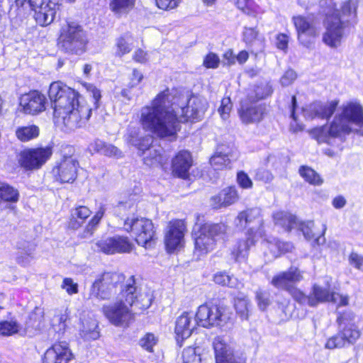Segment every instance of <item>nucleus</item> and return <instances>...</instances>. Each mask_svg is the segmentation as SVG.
I'll use <instances>...</instances> for the list:
<instances>
[{
    "mask_svg": "<svg viewBox=\"0 0 363 363\" xmlns=\"http://www.w3.org/2000/svg\"><path fill=\"white\" fill-rule=\"evenodd\" d=\"M208 108L203 96L177 94L167 89L156 96L151 106L141 109L140 123L144 130L160 138L174 137L180 123L201 120Z\"/></svg>",
    "mask_w": 363,
    "mask_h": 363,
    "instance_id": "obj_1",
    "label": "nucleus"
},
{
    "mask_svg": "<svg viewBox=\"0 0 363 363\" xmlns=\"http://www.w3.org/2000/svg\"><path fill=\"white\" fill-rule=\"evenodd\" d=\"M48 96L53 107V120L65 132L84 127L91 115V108L80 94L61 82L50 85Z\"/></svg>",
    "mask_w": 363,
    "mask_h": 363,
    "instance_id": "obj_2",
    "label": "nucleus"
},
{
    "mask_svg": "<svg viewBox=\"0 0 363 363\" xmlns=\"http://www.w3.org/2000/svg\"><path fill=\"white\" fill-rule=\"evenodd\" d=\"M115 279V287L121 288L118 301L115 304V326L125 328L134 320V313L130 308L135 304L141 310L148 308L152 302V294L146 292L138 296L135 277L130 274L118 273Z\"/></svg>",
    "mask_w": 363,
    "mask_h": 363,
    "instance_id": "obj_3",
    "label": "nucleus"
},
{
    "mask_svg": "<svg viewBox=\"0 0 363 363\" xmlns=\"http://www.w3.org/2000/svg\"><path fill=\"white\" fill-rule=\"evenodd\" d=\"M354 125L363 127V108L358 103L350 102L342 107L341 113L335 117L330 127L313 128L311 135L318 143L331 145L333 139L352 131Z\"/></svg>",
    "mask_w": 363,
    "mask_h": 363,
    "instance_id": "obj_4",
    "label": "nucleus"
},
{
    "mask_svg": "<svg viewBox=\"0 0 363 363\" xmlns=\"http://www.w3.org/2000/svg\"><path fill=\"white\" fill-rule=\"evenodd\" d=\"M194 230V255L200 258L215 248L217 240L225 233L226 226L222 223H204L196 225Z\"/></svg>",
    "mask_w": 363,
    "mask_h": 363,
    "instance_id": "obj_5",
    "label": "nucleus"
},
{
    "mask_svg": "<svg viewBox=\"0 0 363 363\" xmlns=\"http://www.w3.org/2000/svg\"><path fill=\"white\" fill-rule=\"evenodd\" d=\"M303 279V272L296 267H291L287 271L281 272L274 276L271 284L277 289L287 291L293 298L300 304L311 306V295L306 296L295 286V284Z\"/></svg>",
    "mask_w": 363,
    "mask_h": 363,
    "instance_id": "obj_6",
    "label": "nucleus"
},
{
    "mask_svg": "<svg viewBox=\"0 0 363 363\" xmlns=\"http://www.w3.org/2000/svg\"><path fill=\"white\" fill-rule=\"evenodd\" d=\"M87 43L86 32L78 23L69 21L62 27L59 44L66 52L82 54L85 51Z\"/></svg>",
    "mask_w": 363,
    "mask_h": 363,
    "instance_id": "obj_7",
    "label": "nucleus"
},
{
    "mask_svg": "<svg viewBox=\"0 0 363 363\" xmlns=\"http://www.w3.org/2000/svg\"><path fill=\"white\" fill-rule=\"evenodd\" d=\"M195 315L198 325L205 328L222 327L230 319L228 310L225 307L212 303L199 306Z\"/></svg>",
    "mask_w": 363,
    "mask_h": 363,
    "instance_id": "obj_8",
    "label": "nucleus"
},
{
    "mask_svg": "<svg viewBox=\"0 0 363 363\" xmlns=\"http://www.w3.org/2000/svg\"><path fill=\"white\" fill-rule=\"evenodd\" d=\"M123 228L131 232L137 243L145 247H147L155 236L153 223L145 218H128L123 221Z\"/></svg>",
    "mask_w": 363,
    "mask_h": 363,
    "instance_id": "obj_9",
    "label": "nucleus"
},
{
    "mask_svg": "<svg viewBox=\"0 0 363 363\" xmlns=\"http://www.w3.org/2000/svg\"><path fill=\"white\" fill-rule=\"evenodd\" d=\"M292 21L296 28L299 43L304 47L310 48L319 34V30L314 18L311 16L298 15L294 16Z\"/></svg>",
    "mask_w": 363,
    "mask_h": 363,
    "instance_id": "obj_10",
    "label": "nucleus"
},
{
    "mask_svg": "<svg viewBox=\"0 0 363 363\" xmlns=\"http://www.w3.org/2000/svg\"><path fill=\"white\" fill-rule=\"evenodd\" d=\"M52 155V149L50 146L30 148L21 153L20 164L28 170H35L41 168Z\"/></svg>",
    "mask_w": 363,
    "mask_h": 363,
    "instance_id": "obj_11",
    "label": "nucleus"
},
{
    "mask_svg": "<svg viewBox=\"0 0 363 363\" xmlns=\"http://www.w3.org/2000/svg\"><path fill=\"white\" fill-rule=\"evenodd\" d=\"M325 32L323 33V42L331 48L340 46L345 35L344 21L337 16H327L324 23Z\"/></svg>",
    "mask_w": 363,
    "mask_h": 363,
    "instance_id": "obj_12",
    "label": "nucleus"
},
{
    "mask_svg": "<svg viewBox=\"0 0 363 363\" xmlns=\"http://www.w3.org/2000/svg\"><path fill=\"white\" fill-rule=\"evenodd\" d=\"M186 226L183 220L169 222L164 236V243L168 252L172 253L183 247Z\"/></svg>",
    "mask_w": 363,
    "mask_h": 363,
    "instance_id": "obj_13",
    "label": "nucleus"
},
{
    "mask_svg": "<svg viewBox=\"0 0 363 363\" xmlns=\"http://www.w3.org/2000/svg\"><path fill=\"white\" fill-rule=\"evenodd\" d=\"M273 218L276 225L283 227L287 231L298 228L303 233L306 240H309L313 238L312 229L314 227V223L313 221L298 223L294 216L282 211L274 213Z\"/></svg>",
    "mask_w": 363,
    "mask_h": 363,
    "instance_id": "obj_14",
    "label": "nucleus"
},
{
    "mask_svg": "<svg viewBox=\"0 0 363 363\" xmlns=\"http://www.w3.org/2000/svg\"><path fill=\"white\" fill-rule=\"evenodd\" d=\"M78 162L72 157H65L57 162L52 170L53 177L61 183H72L77 178Z\"/></svg>",
    "mask_w": 363,
    "mask_h": 363,
    "instance_id": "obj_15",
    "label": "nucleus"
},
{
    "mask_svg": "<svg viewBox=\"0 0 363 363\" xmlns=\"http://www.w3.org/2000/svg\"><path fill=\"white\" fill-rule=\"evenodd\" d=\"M45 96L38 91H30L19 99V107L21 112L28 115H37L45 110Z\"/></svg>",
    "mask_w": 363,
    "mask_h": 363,
    "instance_id": "obj_16",
    "label": "nucleus"
},
{
    "mask_svg": "<svg viewBox=\"0 0 363 363\" xmlns=\"http://www.w3.org/2000/svg\"><path fill=\"white\" fill-rule=\"evenodd\" d=\"M356 319L355 314L351 311L342 313L337 319L341 335L348 344H354L361 335Z\"/></svg>",
    "mask_w": 363,
    "mask_h": 363,
    "instance_id": "obj_17",
    "label": "nucleus"
},
{
    "mask_svg": "<svg viewBox=\"0 0 363 363\" xmlns=\"http://www.w3.org/2000/svg\"><path fill=\"white\" fill-rule=\"evenodd\" d=\"M30 4L35 11V19L41 26L50 25L55 19L59 5L52 0H43L40 5L30 1Z\"/></svg>",
    "mask_w": 363,
    "mask_h": 363,
    "instance_id": "obj_18",
    "label": "nucleus"
},
{
    "mask_svg": "<svg viewBox=\"0 0 363 363\" xmlns=\"http://www.w3.org/2000/svg\"><path fill=\"white\" fill-rule=\"evenodd\" d=\"M198 322L192 313L184 312L176 320L174 333L178 344L189 338L196 328Z\"/></svg>",
    "mask_w": 363,
    "mask_h": 363,
    "instance_id": "obj_19",
    "label": "nucleus"
},
{
    "mask_svg": "<svg viewBox=\"0 0 363 363\" xmlns=\"http://www.w3.org/2000/svg\"><path fill=\"white\" fill-rule=\"evenodd\" d=\"M74 358L66 342L55 343L45 352L42 363H69Z\"/></svg>",
    "mask_w": 363,
    "mask_h": 363,
    "instance_id": "obj_20",
    "label": "nucleus"
},
{
    "mask_svg": "<svg viewBox=\"0 0 363 363\" xmlns=\"http://www.w3.org/2000/svg\"><path fill=\"white\" fill-rule=\"evenodd\" d=\"M237 219L239 220L240 225H243V222L245 226L250 225V224H255V225H257V228L253 225L249 228L250 229L254 228V236L257 238H264L266 236L264 230V222L260 208H252L243 211L239 213L237 216Z\"/></svg>",
    "mask_w": 363,
    "mask_h": 363,
    "instance_id": "obj_21",
    "label": "nucleus"
},
{
    "mask_svg": "<svg viewBox=\"0 0 363 363\" xmlns=\"http://www.w3.org/2000/svg\"><path fill=\"white\" fill-rule=\"evenodd\" d=\"M253 228L249 229L245 237L238 240L232 247L230 255L235 262H242L247 259L250 249L255 245L257 238L253 235Z\"/></svg>",
    "mask_w": 363,
    "mask_h": 363,
    "instance_id": "obj_22",
    "label": "nucleus"
},
{
    "mask_svg": "<svg viewBox=\"0 0 363 363\" xmlns=\"http://www.w3.org/2000/svg\"><path fill=\"white\" fill-rule=\"evenodd\" d=\"M193 160L191 153L187 150L179 151L172 161V173L178 177L185 179L192 166Z\"/></svg>",
    "mask_w": 363,
    "mask_h": 363,
    "instance_id": "obj_23",
    "label": "nucleus"
},
{
    "mask_svg": "<svg viewBox=\"0 0 363 363\" xmlns=\"http://www.w3.org/2000/svg\"><path fill=\"white\" fill-rule=\"evenodd\" d=\"M338 102L331 101L325 104L320 102H315L303 110L304 116L308 119L314 118H329L335 111Z\"/></svg>",
    "mask_w": 363,
    "mask_h": 363,
    "instance_id": "obj_24",
    "label": "nucleus"
},
{
    "mask_svg": "<svg viewBox=\"0 0 363 363\" xmlns=\"http://www.w3.org/2000/svg\"><path fill=\"white\" fill-rule=\"evenodd\" d=\"M239 199L238 190L234 186H229L221 190L217 195L210 199V206L215 209L226 208L235 203Z\"/></svg>",
    "mask_w": 363,
    "mask_h": 363,
    "instance_id": "obj_25",
    "label": "nucleus"
},
{
    "mask_svg": "<svg viewBox=\"0 0 363 363\" xmlns=\"http://www.w3.org/2000/svg\"><path fill=\"white\" fill-rule=\"evenodd\" d=\"M235 151L227 145H220L216 152L211 157L210 163L215 169H222L229 165L232 159L235 157Z\"/></svg>",
    "mask_w": 363,
    "mask_h": 363,
    "instance_id": "obj_26",
    "label": "nucleus"
},
{
    "mask_svg": "<svg viewBox=\"0 0 363 363\" xmlns=\"http://www.w3.org/2000/svg\"><path fill=\"white\" fill-rule=\"evenodd\" d=\"M16 249V262L23 267L28 266L35 258V245L32 242L22 240L17 242Z\"/></svg>",
    "mask_w": 363,
    "mask_h": 363,
    "instance_id": "obj_27",
    "label": "nucleus"
},
{
    "mask_svg": "<svg viewBox=\"0 0 363 363\" xmlns=\"http://www.w3.org/2000/svg\"><path fill=\"white\" fill-rule=\"evenodd\" d=\"M264 253L267 256L271 255L272 257L279 256V254L287 252L293 249V245L290 242H284L279 240H269L264 238L261 242Z\"/></svg>",
    "mask_w": 363,
    "mask_h": 363,
    "instance_id": "obj_28",
    "label": "nucleus"
},
{
    "mask_svg": "<svg viewBox=\"0 0 363 363\" xmlns=\"http://www.w3.org/2000/svg\"><path fill=\"white\" fill-rule=\"evenodd\" d=\"M238 113L243 123H259L263 118L264 108L261 106H252L250 107L242 106Z\"/></svg>",
    "mask_w": 363,
    "mask_h": 363,
    "instance_id": "obj_29",
    "label": "nucleus"
},
{
    "mask_svg": "<svg viewBox=\"0 0 363 363\" xmlns=\"http://www.w3.org/2000/svg\"><path fill=\"white\" fill-rule=\"evenodd\" d=\"M91 214V211L85 206H79L72 208L69 222V228L74 230L79 228Z\"/></svg>",
    "mask_w": 363,
    "mask_h": 363,
    "instance_id": "obj_30",
    "label": "nucleus"
},
{
    "mask_svg": "<svg viewBox=\"0 0 363 363\" xmlns=\"http://www.w3.org/2000/svg\"><path fill=\"white\" fill-rule=\"evenodd\" d=\"M108 274H104L101 279L94 281L91 288V294L101 298L106 299L111 296V281Z\"/></svg>",
    "mask_w": 363,
    "mask_h": 363,
    "instance_id": "obj_31",
    "label": "nucleus"
},
{
    "mask_svg": "<svg viewBox=\"0 0 363 363\" xmlns=\"http://www.w3.org/2000/svg\"><path fill=\"white\" fill-rule=\"evenodd\" d=\"M357 8V0H348L342 3L340 11H337L330 16H337L344 21V25H347L350 21L356 18Z\"/></svg>",
    "mask_w": 363,
    "mask_h": 363,
    "instance_id": "obj_32",
    "label": "nucleus"
},
{
    "mask_svg": "<svg viewBox=\"0 0 363 363\" xmlns=\"http://www.w3.org/2000/svg\"><path fill=\"white\" fill-rule=\"evenodd\" d=\"M70 311L67 307L56 309L51 320L52 326L57 332H63L66 328V322L69 319Z\"/></svg>",
    "mask_w": 363,
    "mask_h": 363,
    "instance_id": "obj_33",
    "label": "nucleus"
},
{
    "mask_svg": "<svg viewBox=\"0 0 363 363\" xmlns=\"http://www.w3.org/2000/svg\"><path fill=\"white\" fill-rule=\"evenodd\" d=\"M331 292L328 288L314 284L311 293V306H316L320 303L330 301Z\"/></svg>",
    "mask_w": 363,
    "mask_h": 363,
    "instance_id": "obj_34",
    "label": "nucleus"
},
{
    "mask_svg": "<svg viewBox=\"0 0 363 363\" xmlns=\"http://www.w3.org/2000/svg\"><path fill=\"white\" fill-rule=\"evenodd\" d=\"M213 346L215 352L216 362L233 356L230 347L225 342L223 337L220 336L214 338Z\"/></svg>",
    "mask_w": 363,
    "mask_h": 363,
    "instance_id": "obj_35",
    "label": "nucleus"
},
{
    "mask_svg": "<svg viewBox=\"0 0 363 363\" xmlns=\"http://www.w3.org/2000/svg\"><path fill=\"white\" fill-rule=\"evenodd\" d=\"M39 128L35 125L19 126L16 129L15 135L21 142H28L39 135Z\"/></svg>",
    "mask_w": 363,
    "mask_h": 363,
    "instance_id": "obj_36",
    "label": "nucleus"
},
{
    "mask_svg": "<svg viewBox=\"0 0 363 363\" xmlns=\"http://www.w3.org/2000/svg\"><path fill=\"white\" fill-rule=\"evenodd\" d=\"M19 199L18 189L0 181V201L16 203Z\"/></svg>",
    "mask_w": 363,
    "mask_h": 363,
    "instance_id": "obj_37",
    "label": "nucleus"
},
{
    "mask_svg": "<svg viewBox=\"0 0 363 363\" xmlns=\"http://www.w3.org/2000/svg\"><path fill=\"white\" fill-rule=\"evenodd\" d=\"M144 163L147 166L161 165L164 162L161 150L152 147L143 155Z\"/></svg>",
    "mask_w": 363,
    "mask_h": 363,
    "instance_id": "obj_38",
    "label": "nucleus"
},
{
    "mask_svg": "<svg viewBox=\"0 0 363 363\" xmlns=\"http://www.w3.org/2000/svg\"><path fill=\"white\" fill-rule=\"evenodd\" d=\"M299 173L306 182L312 185L319 186L323 183L319 174L311 167L303 166L299 169Z\"/></svg>",
    "mask_w": 363,
    "mask_h": 363,
    "instance_id": "obj_39",
    "label": "nucleus"
},
{
    "mask_svg": "<svg viewBox=\"0 0 363 363\" xmlns=\"http://www.w3.org/2000/svg\"><path fill=\"white\" fill-rule=\"evenodd\" d=\"M21 329V325L16 320H4L0 322V335L11 336L17 333Z\"/></svg>",
    "mask_w": 363,
    "mask_h": 363,
    "instance_id": "obj_40",
    "label": "nucleus"
},
{
    "mask_svg": "<svg viewBox=\"0 0 363 363\" xmlns=\"http://www.w3.org/2000/svg\"><path fill=\"white\" fill-rule=\"evenodd\" d=\"M214 281L216 284L228 286L231 288H238L240 283L234 277H230L225 272H220L214 276Z\"/></svg>",
    "mask_w": 363,
    "mask_h": 363,
    "instance_id": "obj_41",
    "label": "nucleus"
},
{
    "mask_svg": "<svg viewBox=\"0 0 363 363\" xmlns=\"http://www.w3.org/2000/svg\"><path fill=\"white\" fill-rule=\"evenodd\" d=\"M249 300L245 296L237 297L235 299V308L242 319H247L249 315Z\"/></svg>",
    "mask_w": 363,
    "mask_h": 363,
    "instance_id": "obj_42",
    "label": "nucleus"
},
{
    "mask_svg": "<svg viewBox=\"0 0 363 363\" xmlns=\"http://www.w3.org/2000/svg\"><path fill=\"white\" fill-rule=\"evenodd\" d=\"M135 0H115V16L128 14L134 7Z\"/></svg>",
    "mask_w": 363,
    "mask_h": 363,
    "instance_id": "obj_43",
    "label": "nucleus"
},
{
    "mask_svg": "<svg viewBox=\"0 0 363 363\" xmlns=\"http://www.w3.org/2000/svg\"><path fill=\"white\" fill-rule=\"evenodd\" d=\"M133 38L129 34H125L117 40V52L118 55H123L129 52L132 49Z\"/></svg>",
    "mask_w": 363,
    "mask_h": 363,
    "instance_id": "obj_44",
    "label": "nucleus"
},
{
    "mask_svg": "<svg viewBox=\"0 0 363 363\" xmlns=\"http://www.w3.org/2000/svg\"><path fill=\"white\" fill-rule=\"evenodd\" d=\"M272 88L269 84L257 86L254 89L255 96L250 94V99L251 101L263 99L270 96L272 94Z\"/></svg>",
    "mask_w": 363,
    "mask_h": 363,
    "instance_id": "obj_45",
    "label": "nucleus"
},
{
    "mask_svg": "<svg viewBox=\"0 0 363 363\" xmlns=\"http://www.w3.org/2000/svg\"><path fill=\"white\" fill-rule=\"evenodd\" d=\"M96 325L92 321L87 326L83 324L82 328L80 330V335L86 340H96L99 337V332L96 330Z\"/></svg>",
    "mask_w": 363,
    "mask_h": 363,
    "instance_id": "obj_46",
    "label": "nucleus"
},
{
    "mask_svg": "<svg viewBox=\"0 0 363 363\" xmlns=\"http://www.w3.org/2000/svg\"><path fill=\"white\" fill-rule=\"evenodd\" d=\"M232 107L233 104L230 97H224L221 100L218 111L223 120L226 121L229 118Z\"/></svg>",
    "mask_w": 363,
    "mask_h": 363,
    "instance_id": "obj_47",
    "label": "nucleus"
},
{
    "mask_svg": "<svg viewBox=\"0 0 363 363\" xmlns=\"http://www.w3.org/2000/svg\"><path fill=\"white\" fill-rule=\"evenodd\" d=\"M133 247V244L127 238L119 237L117 240L115 239V252H130Z\"/></svg>",
    "mask_w": 363,
    "mask_h": 363,
    "instance_id": "obj_48",
    "label": "nucleus"
},
{
    "mask_svg": "<svg viewBox=\"0 0 363 363\" xmlns=\"http://www.w3.org/2000/svg\"><path fill=\"white\" fill-rule=\"evenodd\" d=\"M347 342L343 338V336L341 335V332L339 330L338 333L329 338L325 344V347L328 349H335L337 347H343L346 345Z\"/></svg>",
    "mask_w": 363,
    "mask_h": 363,
    "instance_id": "obj_49",
    "label": "nucleus"
},
{
    "mask_svg": "<svg viewBox=\"0 0 363 363\" xmlns=\"http://www.w3.org/2000/svg\"><path fill=\"white\" fill-rule=\"evenodd\" d=\"M157 338L152 333H147L140 340V345L147 351L152 352L153 347L157 344Z\"/></svg>",
    "mask_w": 363,
    "mask_h": 363,
    "instance_id": "obj_50",
    "label": "nucleus"
},
{
    "mask_svg": "<svg viewBox=\"0 0 363 363\" xmlns=\"http://www.w3.org/2000/svg\"><path fill=\"white\" fill-rule=\"evenodd\" d=\"M78 287V284L74 282V280L69 277L63 279L61 284V288L70 296L76 294L79 292Z\"/></svg>",
    "mask_w": 363,
    "mask_h": 363,
    "instance_id": "obj_51",
    "label": "nucleus"
},
{
    "mask_svg": "<svg viewBox=\"0 0 363 363\" xmlns=\"http://www.w3.org/2000/svg\"><path fill=\"white\" fill-rule=\"evenodd\" d=\"M98 250L105 254H112L113 252V238L101 239L96 243Z\"/></svg>",
    "mask_w": 363,
    "mask_h": 363,
    "instance_id": "obj_52",
    "label": "nucleus"
},
{
    "mask_svg": "<svg viewBox=\"0 0 363 363\" xmlns=\"http://www.w3.org/2000/svg\"><path fill=\"white\" fill-rule=\"evenodd\" d=\"M237 182L238 185L245 189L252 188L253 182L250 177L243 171H240L237 174Z\"/></svg>",
    "mask_w": 363,
    "mask_h": 363,
    "instance_id": "obj_53",
    "label": "nucleus"
},
{
    "mask_svg": "<svg viewBox=\"0 0 363 363\" xmlns=\"http://www.w3.org/2000/svg\"><path fill=\"white\" fill-rule=\"evenodd\" d=\"M153 142V138L152 136H147L145 138H143L140 140H139L138 143H134L133 142V144L136 146L139 151H141L143 153V155H145V152H148V150L154 147L152 146V143Z\"/></svg>",
    "mask_w": 363,
    "mask_h": 363,
    "instance_id": "obj_54",
    "label": "nucleus"
},
{
    "mask_svg": "<svg viewBox=\"0 0 363 363\" xmlns=\"http://www.w3.org/2000/svg\"><path fill=\"white\" fill-rule=\"evenodd\" d=\"M255 179L264 183H269L274 179V176L269 170L259 168L255 172Z\"/></svg>",
    "mask_w": 363,
    "mask_h": 363,
    "instance_id": "obj_55",
    "label": "nucleus"
},
{
    "mask_svg": "<svg viewBox=\"0 0 363 363\" xmlns=\"http://www.w3.org/2000/svg\"><path fill=\"white\" fill-rule=\"evenodd\" d=\"M155 5L160 9L169 11L176 9L181 0H155Z\"/></svg>",
    "mask_w": 363,
    "mask_h": 363,
    "instance_id": "obj_56",
    "label": "nucleus"
},
{
    "mask_svg": "<svg viewBox=\"0 0 363 363\" xmlns=\"http://www.w3.org/2000/svg\"><path fill=\"white\" fill-rule=\"evenodd\" d=\"M349 264L358 270L363 271V255L352 252L349 256Z\"/></svg>",
    "mask_w": 363,
    "mask_h": 363,
    "instance_id": "obj_57",
    "label": "nucleus"
},
{
    "mask_svg": "<svg viewBox=\"0 0 363 363\" xmlns=\"http://www.w3.org/2000/svg\"><path fill=\"white\" fill-rule=\"evenodd\" d=\"M220 63V59L217 55L211 52L208 54L203 62V65L206 68L215 69L217 68Z\"/></svg>",
    "mask_w": 363,
    "mask_h": 363,
    "instance_id": "obj_58",
    "label": "nucleus"
},
{
    "mask_svg": "<svg viewBox=\"0 0 363 363\" xmlns=\"http://www.w3.org/2000/svg\"><path fill=\"white\" fill-rule=\"evenodd\" d=\"M256 298L257 301V304L259 308L264 311L265 310L269 305L270 301L269 298V294L262 291H258L256 293Z\"/></svg>",
    "mask_w": 363,
    "mask_h": 363,
    "instance_id": "obj_59",
    "label": "nucleus"
},
{
    "mask_svg": "<svg viewBox=\"0 0 363 363\" xmlns=\"http://www.w3.org/2000/svg\"><path fill=\"white\" fill-rule=\"evenodd\" d=\"M330 302L337 304V306H345L348 305L349 297L347 295L340 294L336 292H331Z\"/></svg>",
    "mask_w": 363,
    "mask_h": 363,
    "instance_id": "obj_60",
    "label": "nucleus"
},
{
    "mask_svg": "<svg viewBox=\"0 0 363 363\" xmlns=\"http://www.w3.org/2000/svg\"><path fill=\"white\" fill-rule=\"evenodd\" d=\"M238 9L243 13L250 14L253 11V2L252 0H234Z\"/></svg>",
    "mask_w": 363,
    "mask_h": 363,
    "instance_id": "obj_61",
    "label": "nucleus"
},
{
    "mask_svg": "<svg viewBox=\"0 0 363 363\" xmlns=\"http://www.w3.org/2000/svg\"><path fill=\"white\" fill-rule=\"evenodd\" d=\"M297 75L293 69L286 70L280 78V83L283 86L291 85L296 79Z\"/></svg>",
    "mask_w": 363,
    "mask_h": 363,
    "instance_id": "obj_62",
    "label": "nucleus"
},
{
    "mask_svg": "<svg viewBox=\"0 0 363 363\" xmlns=\"http://www.w3.org/2000/svg\"><path fill=\"white\" fill-rule=\"evenodd\" d=\"M258 35V31L252 28H245L243 31V40L247 44H252L255 41Z\"/></svg>",
    "mask_w": 363,
    "mask_h": 363,
    "instance_id": "obj_63",
    "label": "nucleus"
},
{
    "mask_svg": "<svg viewBox=\"0 0 363 363\" xmlns=\"http://www.w3.org/2000/svg\"><path fill=\"white\" fill-rule=\"evenodd\" d=\"M82 85L86 89V90L90 94H91L92 97L95 100L94 104L96 105V107H98V104H98L99 101L101 99V91H100V90L98 89L95 86H94L91 84H89V83L84 82V83L82 84Z\"/></svg>",
    "mask_w": 363,
    "mask_h": 363,
    "instance_id": "obj_64",
    "label": "nucleus"
}]
</instances>
